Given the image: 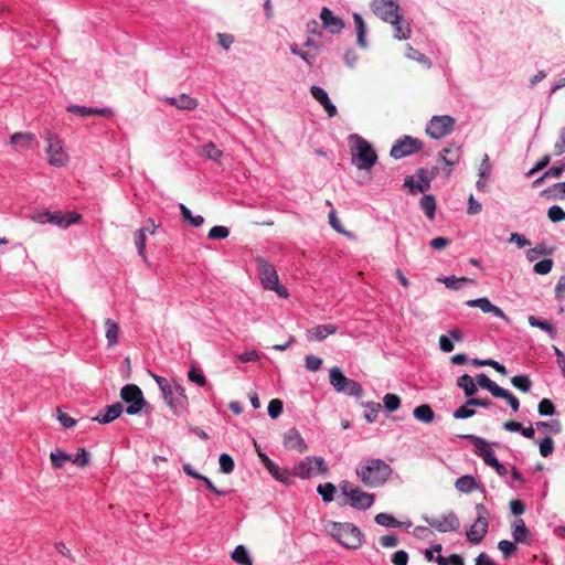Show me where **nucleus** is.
<instances>
[{
    "label": "nucleus",
    "instance_id": "obj_1",
    "mask_svg": "<svg viewBox=\"0 0 565 565\" xmlns=\"http://www.w3.org/2000/svg\"><path fill=\"white\" fill-rule=\"evenodd\" d=\"M150 376L158 384L166 404L177 415L188 411L189 399L185 394L184 387L177 381H169L168 379L157 375L149 371Z\"/></svg>",
    "mask_w": 565,
    "mask_h": 565
},
{
    "label": "nucleus",
    "instance_id": "obj_2",
    "mask_svg": "<svg viewBox=\"0 0 565 565\" xmlns=\"http://www.w3.org/2000/svg\"><path fill=\"white\" fill-rule=\"evenodd\" d=\"M393 469L379 458L366 459L356 468V476L370 488L383 486L391 477Z\"/></svg>",
    "mask_w": 565,
    "mask_h": 565
},
{
    "label": "nucleus",
    "instance_id": "obj_3",
    "mask_svg": "<svg viewBox=\"0 0 565 565\" xmlns=\"http://www.w3.org/2000/svg\"><path fill=\"white\" fill-rule=\"evenodd\" d=\"M327 531L345 548L356 550L362 545L363 534L360 529L352 523L329 522L327 524Z\"/></svg>",
    "mask_w": 565,
    "mask_h": 565
},
{
    "label": "nucleus",
    "instance_id": "obj_4",
    "mask_svg": "<svg viewBox=\"0 0 565 565\" xmlns=\"http://www.w3.org/2000/svg\"><path fill=\"white\" fill-rule=\"evenodd\" d=\"M351 145L352 161L360 170H370L377 160V154L372 145L361 136L353 134L349 137Z\"/></svg>",
    "mask_w": 565,
    "mask_h": 565
},
{
    "label": "nucleus",
    "instance_id": "obj_5",
    "mask_svg": "<svg viewBox=\"0 0 565 565\" xmlns=\"http://www.w3.org/2000/svg\"><path fill=\"white\" fill-rule=\"evenodd\" d=\"M255 262L263 287L276 291L282 298H287L288 292L285 287L279 285L275 267L262 257H257Z\"/></svg>",
    "mask_w": 565,
    "mask_h": 565
},
{
    "label": "nucleus",
    "instance_id": "obj_6",
    "mask_svg": "<svg viewBox=\"0 0 565 565\" xmlns=\"http://www.w3.org/2000/svg\"><path fill=\"white\" fill-rule=\"evenodd\" d=\"M466 438L470 439L475 445V454L481 457L486 465L495 469L499 476L504 477L507 475V468L499 462L494 451L490 448V445L481 437L475 435H467Z\"/></svg>",
    "mask_w": 565,
    "mask_h": 565
},
{
    "label": "nucleus",
    "instance_id": "obj_7",
    "mask_svg": "<svg viewBox=\"0 0 565 565\" xmlns=\"http://www.w3.org/2000/svg\"><path fill=\"white\" fill-rule=\"evenodd\" d=\"M330 384L338 393L351 396H361L362 386L354 380L347 377L338 366H333L329 371Z\"/></svg>",
    "mask_w": 565,
    "mask_h": 565
},
{
    "label": "nucleus",
    "instance_id": "obj_8",
    "mask_svg": "<svg viewBox=\"0 0 565 565\" xmlns=\"http://www.w3.org/2000/svg\"><path fill=\"white\" fill-rule=\"evenodd\" d=\"M294 477L308 479L317 475H327L328 467L322 457H306L294 467Z\"/></svg>",
    "mask_w": 565,
    "mask_h": 565
},
{
    "label": "nucleus",
    "instance_id": "obj_9",
    "mask_svg": "<svg viewBox=\"0 0 565 565\" xmlns=\"http://www.w3.org/2000/svg\"><path fill=\"white\" fill-rule=\"evenodd\" d=\"M476 512L477 520L471 525L470 530L467 532V539L469 542L473 544H479L488 533V518L490 515V512L487 509V507L482 503H478L476 505Z\"/></svg>",
    "mask_w": 565,
    "mask_h": 565
},
{
    "label": "nucleus",
    "instance_id": "obj_10",
    "mask_svg": "<svg viewBox=\"0 0 565 565\" xmlns=\"http://www.w3.org/2000/svg\"><path fill=\"white\" fill-rule=\"evenodd\" d=\"M120 397L129 406L126 408L127 414L136 415L139 414L142 407L146 405L142 391L136 384H127L120 390Z\"/></svg>",
    "mask_w": 565,
    "mask_h": 565
},
{
    "label": "nucleus",
    "instance_id": "obj_11",
    "mask_svg": "<svg viewBox=\"0 0 565 565\" xmlns=\"http://www.w3.org/2000/svg\"><path fill=\"white\" fill-rule=\"evenodd\" d=\"M424 521L441 533L455 532L460 527V520L454 511L439 516H424Z\"/></svg>",
    "mask_w": 565,
    "mask_h": 565
},
{
    "label": "nucleus",
    "instance_id": "obj_12",
    "mask_svg": "<svg viewBox=\"0 0 565 565\" xmlns=\"http://www.w3.org/2000/svg\"><path fill=\"white\" fill-rule=\"evenodd\" d=\"M455 122V118L448 115L434 116L427 125L426 132L433 139H440L454 130Z\"/></svg>",
    "mask_w": 565,
    "mask_h": 565
},
{
    "label": "nucleus",
    "instance_id": "obj_13",
    "mask_svg": "<svg viewBox=\"0 0 565 565\" xmlns=\"http://www.w3.org/2000/svg\"><path fill=\"white\" fill-rule=\"evenodd\" d=\"M372 10L376 17L390 23L397 22L399 6L397 0H373Z\"/></svg>",
    "mask_w": 565,
    "mask_h": 565
},
{
    "label": "nucleus",
    "instance_id": "obj_14",
    "mask_svg": "<svg viewBox=\"0 0 565 565\" xmlns=\"http://www.w3.org/2000/svg\"><path fill=\"white\" fill-rule=\"evenodd\" d=\"M422 147L423 142L419 139L405 136L396 141V143L392 147L390 154L394 159L398 160L419 151Z\"/></svg>",
    "mask_w": 565,
    "mask_h": 565
},
{
    "label": "nucleus",
    "instance_id": "obj_15",
    "mask_svg": "<svg viewBox=\"0 0 565 565\" xmlns=\"http://www.w3.org/2000/svg\"><path fill=\"white\" fill-rule=\"evenodd\" d=\"M46 141V152L49 156L50 164L56 167L64 166L68 160V156L63 148L62 141L55 137H52L51 135H47Z\"/></svg>",
    "mask_w": 565,
    "mask_h": 565
},
{
    "label": "nucleus",
    "instance_id": "obj_16",
    "mask_svg": "<svg viewBox=\"0 0 565 565\" xmlns=\"http://www.w3.org/2000/svg\"><path fill=\"white\" fill-rule=\"evenodd\" d=\"M282 445L286 449L297 450L300 454L308 450V445L303 440L300 431L296 428H289L284 433Z\"/></svg>",
    "mask_w": 565,
    "mask_h": 565
},
{
    "label": "nucleus",
    "instance_id": "obj_17",
    "mask_svg": "<svg viewBox=\"0 0 565 565\" xmlns=\"http://www.w3.org/2000/svg\"><path fill=\"white\" fill-rule=\"evenodd\" d=\"M320 20L323 28L331 34H339L344 28L343 20L335 17L333 12L327 7L321 9Z\"/></svg>",
    "mask_w": 565,
    "mask_h": 565
},
{
    "label": "nucleus",
    "instance_id": "obj_18",
    "mask_svg": "<svg viewBox=\"0 0 565 565\" xmlns=\"http://www.w3.org/2000/svg\"><path fill=\"white\" fill-rule=\"evenodd\" d=\"M45 220H49V223L55 224L61 228H66L72 224H76L82 218V215L76 212H68L65 215L61 213H51L43 212Z\"/></svg>",
    "mask_w": 565,
    "mask_h": 565
},
{
    "label": "nucleus",
    "instance_id": "obj_19",
    "mask_svg": "<svg viewBox=\"0 0 565 565\" xmlns=\"http://www.w3.org/2000/svg\"><path fill=\"white\" fill-rule=\"evenodd\" d=\"M467 306L471 308H479L484 313H492L493 316L498 318H502L504 320H508L507 315L503 312L502 309L491 303V301L486 298H478L467 301Z\"/></svg>",
    "mask_w": 565,
    "mask_h": 565
},
{
    "label": "nucleus",
    "instance_id": "obj_20",
    "mask_svg": "<svg viewBox=\"0 0 565 565\" xmlns=\"http://www.w3.org/2000/svg\"><path fill=\"white\" fill-rule=\"evenodd\" d=\"M374 503V494L362 491L358 488L350 491V504L358 510H366Z\"/></svg>",
    "mask_w": 565,
    "mask_h": 565
},
{
    "label": "nucleus",
    "instance_id": "obj_21",
    "mask_svg": "<svg viewBox=\"0 0 565 565\" xmlns=\"http://www.w3.org/2000/svg\"><path fill=\"white\" fill-rule=\"evenodd\" d=\"M310 93L313 96V98L322 105L329 117L332 118L337 116V107L331 103L328 93L323 88L319 86H311Z\"/></svg>",
    "mask_w": 565,
    "mask_h": 565
},
{
    "label": "nucleus",
    "instance_id": "obj_22",
    "mask_svg": "<svg viewBox=\"0 0 565 565\" xmlns=\"http://www.w3.org/2000/svg\"><path fill=\"white\" fill-rule=\"evenodd\" d=\"M35 136L32 132H15L10 137V143L18 152H24L32 146Z\"/></svg>",
    "mask_w": 565,
    "mask_h": 565
},
{
    "label": "nucleus",
    "instance_id": "obj_23",
    "mask_svg": "<svg viewBox=\"0 0 565 565\" xmlns=\"http://www.w3.org/2000/svg\"><path fill=\"white\" fill-rule=\"evenodd\" d=\"M164 102L181 110H192L199 105L196 98L190 97L186 94H181L178 97H166Z\"/></svg>",
    "mask_w": 565,
    "mask_h": 565
},
{
    "label": "nucleus",
    "instance_id": "obj_24",
    "mask_svg": "<svg viewBox=\"0 0 565 565\" xmlns=\"http://www.w3.org/2000/svg\"><path fill=\"white\" fill-rule=\"evenodd\" d=\"M338 327L333 323L319 324L311 328L308 331L307 338L309 341L317 340L322 341L327 337L332 335L337 332Z\"/></svg>",
    "mask_w": 565,
    "mask_h": 565
},
{
    "label": "nucleus",
    "instance_id": "obj_25",
    "mask_svg": "<svg viewBox=\"0 0 565 565\" xmlns=\"http://www.w3.org/2000/svg\"><path fill=\"white\" fill-rule=\"evenodd\" d=\"M512 536L515 543H522V544H530L529 536L530 531L525 525V522L523 519H515L512 524Z\"/></svg>",
    "mask_w": 565,
    "mask_h": 565
},
{
    "label": "nucleus",
    "instance_id": "obj_26",
    "mask_svg": "<svg viewBox=\"0 0 565 565\" xmlns=\"http://www.w3.org/2000/svg\"><path fill=\"white\" fill-rule=\"evenodd\" d=\"M124 411L121 403L117 402L106 407L103 414H99L92 419L100 424H108L118 418Z\"/></svg>",
    "mask_w": 565,
    "mask_h": 565
},
{
    "label": "nucleus",
    "instance_id": "obj_27",
    "mask_svg": "<svg viewBox=\"0 0 565 565\" xmlns=\"http://www.w3.org/2000/svg\"><path fill=\"white\" fill-rule=\"evenodd\" d=\"M267 470L275 480L286 486L294 483V472H290L287 468L280 467L274 462Z\"/></svg>",
    "mask_w": 565,
    "mask_h": 565
},
{
    "label": "nucleus",
    "instance_id": "obj_28",
    "mask_svg": "<svg viewBox=\"0 0 565 565\" xmlns=\"http://www.w3.org/2000/svg\"><path fill=\"white\" fill-rule=\"evenodd\" d=\"M105 337L109 348L115 347L119 341V326L113 319H106L105 322Z\"/></svg>",
    "mask_w": 565,
    "mask_h": 565
},
{
    "label": "nucleus",
    "instance_id": "obj_29",
    "mask_svg": "<svg viewBox=\"0 0 565 565\" xmlns=\"http://www.w3.org/2000/svg\"><path fill=\"white\" fill-rule=\"evenodd\" d=\"M355 30H356V43L360 47L365 49L367 46V42L365 39L366 34V25L360 13H353L352 15Z\"/></svg>",
    "mask_w": 565,
    "mask_h": 565
},
{
    "label": "nucleus",
    "instance_id": "obj_30",
    "mask_svg": "<svg viewBox=\"0 0 565 565\" xmlns=\"http://www.w3.org/2000/svg\"><path fill=\"white\" fill-rule=\"evenodd\" d=\"M198 153L215 162H220L223 157V151L220 150L212 141L201 146Z\"/></svg>",
    "mask_w": 565,
    "mask_h": 565
},
{
    "label": "nucleus",
    "instance_id": "obj_31",
    "mask_svg": "<svg viewBox=\"0 0 565 565\" xmlns=\"http://www.w3.org/2000/svg\"><path fill=\"white\" fill-rule=\"evenodd\" d=\"M460 153V148L450 146L439 152V158L446 166L452 167L459 161Z\"/></svg>",
    "mask_w": 565,
    "mask_h": 565
},
{
    "label": "nucleus",
    "instance_id": "obj_32",
    "mask_svg": "<svg viewBox=\"0 0 565 565\" xmlns=\"http://www.w3.org/2000/svg\"><path fill=\"white\" fill-rule=\"evenodd\" d=\"M394 28V38L397 40H406L411 36L409 24L403 21L402 15L397 17V22H390Z\"/></svg>",
    "mask_w": 565,
    "mask_h": 565
},
{
    "label": "nucleus",
    "instance_id": "obj_33",
    "mask_svg": "<svg viewBox=\"0 0 565 565\" xmlns=\"http://www.w3.org/2000/svg\"><path fill=\"white\" fill-rule=\"evenodd\" d=\"M414 417L425 424H429L434 420L435 414L428 404H422L414 408Z\"/></svg>",
    "mask_w": 565,
    "mask_h": 565
},
{
    "label": "nucleus",
    "instance_id": "obj_34",
    "mask_svg": "<svg viewBox=\"0 0 565 565\" xmlns=\"http://www.w3.org/2000/svg\"><path fill=\"white\" fill-rule=\"evenodd\" d=\"M50 460L54 469H62L66 462L72 460V458L64 450L56 448L50 454Z\"/></svg>",
    "mask_w": 565,
    "mask_h": 565
},
{
    "label": "nucleus",
    "instance_id": "obj_35",
    "mask_svg": "<svg viewBox=\"0 0 565 565\" xmlns=\"http://www.w3.org/2000/svg\"><path fill=\"white\" fill-rule=\"evenodd\" d=\"M457 385H458V387L463 390L466 396H468L470 398L472 395H475L477 393V390H478L477 385L473 382V379L468 374H463V375L459 376L457 380Z\"/></svg>",
    "mask_w": 565,
    "mask_h": 565
},
{
    "label": "nucleus",
    "instance_id": "obj_36",
    "mask_svg": "<svg viewBox=\"0 0 565 565\" xmlns=\"http://www.w3.org/2000/svg\"><path fill=\"white\" fill-rule=\"evenodd\" d=\"M416 177L419 179V183L416 184V190L425 193L430 189V182L434 179V173H428L427 169L420 168L416 172Z\"/></svg>",
    "mask_w": 565,
    "mask_h": 565
},
{
    "label": "nucleus",
    "instance_id": "obj_37",
    "mask_svg": "<svg viewBox=\"0 0 565 565\" xmlns=\"http://www.w3.org/2000/svg\"><path fill=\"white\" fill-rule=\"evenodd\" d=\"M420 209L425 213V215L433 220L436 213V200L431 194L424 195L419 201Z\"/></svg>",
    "mask_w": 565,
    "mask_h": 565
},
{
    "label": "nucleus",
    "instance_id": "obj_38",
    "mask_svg": "<svg viewBox=\"0 0 565 565\" xmlns=\"http://www.w3.org/2000/svg\"><path fill=\"white\" fill-rule=\"evenodd\" d=\"M455 486L458 491L463 493H470L478 487L475 478L471 476H462L458 478Z\"/></svg>",
    "mask_w": 565,
    "mask_h": 565
},
{
    "label": "nucleus",
    "instance_id": "obj_39",
    "mask_svg": "<svg viewBox=\"0 0 565 565\" xmlns=\"http://www.w3.org/2000/svg\"><path fill=\"white\" fill-rule=\"evenodd\" d=\"M527 322H529V324L531 327L540 328L541 330H543L546 333H548V335L552 339H554L556 337V330L553 327V324H551L550 322L544 321V320H540L539 318H536L534 316H529L527 317Z\"/></svg>",
    "mask_w": 565,
    "mask_h": 565
},
{
    "label": "nucleus",
    "instance_id": "obj_40",
    "mask_svg": "<svg viewBox=\"0 0 565 565\" xmlns=\"http://www.w3.org/2000/svg\"><path fill=\"white\" fill-rule=\"evenodd\" d=\"M541 194L547 199L562 200L565 198V182L555 183L554 185L543 190Z\"/></svg>",
    "mask_w": 565,
    "mask_h": 565
},
{
    "label": "nucleus",
    "instance_id": "obj_41",
    "mask_svg": "<svg viewBox=\"0 0 565 565\" xmlns=\"http://www.w3.org/2000/svg\"><path fill=\"white\" fill-rule=\"evenodd\" d=\"M477 383L482 387L488 390L494 397L502 390L501 386L491 381L484 373L477 375Z\"/></svg>",
    "mask_w": 565,
    "mask_h": 565
},
{
    "label": "nucleus",
    "instance_id": "obj_42",
    "mask_svg": "<svg viewBox=\"0 0 565 565\" xmlns=\"http://www.w3.org/2000/svg\"><path fill=\"white\" fill-rule=\"evenodd\" d=\"M148 227H141L137 231L135 235V244L138 249V254L142 257V259H147L146 257V233Z\"/></svg>",
    "mask_w": 565,
    "mask_h": 565
},
{
    "label": "nucleus",
    "instance_id": "obj_43",
    "mask_svg": "<svg viewBox=\"0 0 565 565\" xmlns=\"http://www.w3.org/2000/svg\"><path fill=\"white\" fill-rule=\"evenodd\" d=\"M511 384L523 393L531 390V380L527 375H515L511 379Z\"/></svg>",
    "mask_w": 565,
    "mask_h": 565
},
{
    "label": "nucleus",
    "instance_id": "obj_44",
    "mask_svg": "<svg viewBox=\"0 0 565 565\" xmlns=\"http://www.w3.org/2000/svg\"><path fill=\"white\" fill-rule=\"evenodd\" d=\"M375 522L379 525L386 526V527H399L402 525L399 521H397L393 515H391L388 513L376 514Z\"/></svg>",
    "mask_w": 565,
    "mask_h": 565
},
{
    "label": "nucleus",
    "instance_id": "obj_45",
    "mask_svg": "<svg viewBox=\"0 0 565 565\" xmlns=\"http://www.w3.org/2000/svg\"><path fill=\"white\" fill-rule=\"evenodd\" d=\"M317 491L322 497L324 502H331L335 493V486L331 482L319 484Z\"/></svg>",
    "mask_w": 565,
    "mask_h": 565
},
{
    "label": "nucleus",
    "instance_id": "obj_46",
    "mask_svg": "<svg viewBox=\"0 0 565 565\" xmlns=\"http://www.w3.org/2000/svg\"><path fill=\"white\" fill-rule=\"evenodd\" d=\"M232 559L241 565H250V559L246 548L243 545H238L232 553Z\"/></svg>",
    "mask_w": 565,
    "mask_h": 565
},
{
    "label": "nucleus",
    "instance_id": "obj_47",
    "mask_svg": "<svg viewBox=\"0 0 565 565\" xmlns=\"http://www.w3.org/2000/svg\"><path fill=\"white\" fill-rule=\"evenodd\" d=\"M405 54L406 57L409 60L417 61L425 65L426 67L430 66V61L419 51L413 49L411 45H407Z\"/></svg>",
    "mask_w": 565,
    "mask_h": 565
},
{
    "label": "nucleus",
    "instance_id": "obj_48",
    "mask_svg": "<svg viewBox=\"0 0 565 565\" xmlns=\"http://www.w3.org/2000/svg\"><path fill=\"white\" fill-rule=\"evenodd\" d=\"M498 548L502 552L503 558L508 559L516 552V543L508 540H502L498 543Z\"/></svg>",
    "mask_w": 565,
    "mask_h": 565
},
{
    "label": "nucleus",
    "instance_id": "obj_49",
    "mask_svg": "<svg viewBox=\"0 0 565 565\" xmlns=\"http://www.w3.org/2000/svg\"><path fill=\"white\" fill-rule=\"evenodd\" d=\"M495 397L505 399L514 412L519 411V408H520L519 399L508 390L502 388Z\"/></svg>",
    "mask_w": 565,
    "mask_h": 565
},
{
    "label": "nucleus",
    "instance_id": "obj_50",
    "mask_svg": "<svg viewBox=\"0 0 565 565\" xmlns=\"http://www.w3.org/2000/svg\"><path fill=\"white\" fill-rule=\"evenodd\" d=\"M220 462V469L223 473H231L234 470V460L233 458L227 454H222L218 459Z\"/></svg>",
    "mask_w": 565,
    "mask_h": 565
},
{
    "label": "nucleus",
    "instance_id": "obj_51",
    "mask_svg": "<svg viewBox=\"0 0 565 565\" xmlns=\"http://www.w3.org/2000/svg\"><path fill=\"white\" fill-rule=\"evenodd\" d=\"M384 406L388 412H395L401 406V398L395 394H386L383 398Z\"/></svg>",
    "mask_w": 565,
    "mask_h": 565
},
{
    "label": "nucleus",
    "instance_id": "obj_52",
    "mask_svg": "<svg viewBox=\"0 0 565 565\" xmlns=\"http://www.w3.org/2000/svg\"><path fill=\"white\" fill-rule=\"evenodd\" d=\"M89 458L90 454L85 448H78L77 455L72 459V461L78 467L84 468L89 465Z\"/></svg>",
    "mask_w": 565,
    "mask_h": 565
},
{
    "label": "nucleus",
    "instance_id": "obj_53",
    "mask_svg": "<svg viewBox=\"0 0 565 565\" xmlns=\"http://www.w3.org/2000/svg\"><path fill=\"white\" fill-rule=\"evenodd\" d=\"M228 234H230V231L227 227L217 225V226H213L209 231L207 237L210 239H224L228 236Z\"/></svg>",
    "mask_w": 565,
    "mask_h": 565
},
{
    "label": "nucleus",
    "instance_id": "obj_54",
    "mask_svg": "<svg viewBox=\"0 0 565 565\" xmlns=\"http://www.w3.org/2000/svg\"><path fill=\"white\" fill-rule=\"evenodd\" d=\"M329 223L332 226V228L341 234H344L349 237H354V235L351 232H348L343 228L342 224L340 223L339 218L337 217V214L334 211H331L329 213Z\"/></svg>",
    "mask_w": 565,
    "mask_h": 565
},
{
    "label": "nucleus",
    "instance_id": "obj_55",
    "mask_svg": "<svg viewBox=\"0 0 565 565\" xmlns=\"http://www.w3.org/2000/svg\"><path fill=\"white\" fill-rule=\"evenodd\" d=\"M553 268V260L551 258H545L543 260L537 262L533 269L539 275H546Z\"/></svg>",
    "mask_w": 565,
    "mask_h": 565
},
{
    "label": "nucleus",
    "instance_id": "obj_56",
    "mask_svg": "<svg viewBox=\"0 0 565 565\" xmlns=\"http://www.w3.org/2000/svg\"><path fill=\"white\" fill-rule=\"evenodd\" d=\"M554 450V441L552 437L546 436L541 443H540V454L542 457H548L553 454Z\"/></svg>",
    "mask_w": 565,
    "mask_h": 565
},
{
    "label": "nucleus",
    "instance_id": "obj_57",
    "mask_svg": "<svg viewBox=\"0 0 565 565\" xmlns=\"http://www.w3.org/2000/svg\"><path fill=\"white\" fill-rule=\"evenodd\" d=\"M539 414L542 416H551L555 413L554 404L548 398H543L539 403Z\"/></svg>",
    "mask_w": 565,
    "mask_h": 565
},
{
    "label": "nucleus",
    "instance_id": "obj_58",
    "mask_svg": "<svg viewBox=\"0 0 565 565\" xmlns=\"http://www.w3.org/2000/svg\"><path fill=\"white\" fill-rule=\"evenodd\" d=\"M306 369L310 372H317L322 365V359L313 354L306 355Z\"/></svg>",
    "mask_w": 565,
    "mask_h": 565
},
{
    "label": "nucleus",
    "instance_id": "obj_59",
    "mask_svg": "<svg viewBox=\"0 0 565 565\" xmlns=\"http://www.w3.org/2000/svg\"><path fill=\"white\" fill-rule=\"evenodd\" d=\"M547 216L552 222H562L565 221V211L558 205H553L548 209Z\"/></svg>",
    "mask_w": 565,
    "mask_h": 565
},
{
    "label": "nucleus",
    "instance_id": "obj_60",
    "mask_svg": "<svg viewBox=\"0 0 565 565\" xmlns=\"http://www.w3.org/2000/svg\"><path fill=\"white\" fill-rule=\"evenodd\" d=\"M282 402L278 398H274L269 402L267 411L271 418H277L282 412Z\"/></svg>",
    "mask_w": 565,
    "mask_h": 565
},
{
    "label": "nucleus",
    "instance_id": "obj_61",
    "mask_svg": "<svg viewBox=\"0 0 565 565\" xmlns=\"http://www.w3.org/2000/svg\"><path fill=\"white\" fill-rule=\"evenodd\" d=\"M537 430H552L553 433L555 434H558L561 433L562 430V426H561V423L558 420H553L552 423H547V422H537L535 424Z\"/></svg>",
    "mask_w": 565,
    "mask_h": 565
},
{
    "label": "nucleus",
    "instance_id": "obj_62",
    "mask_svg": "<svg viewBox=\"0 0 565 565\" xmlns=\"http://www.w3.org/2000/svg\"><path fill=\"white\" fill-rule=\"evenodd\" d=\"M188 379L198 384L199 386H205L206 385V377L199 372L195 367H192L188 373Z\"/></svg>",
    "mask_w": 565,
    "mask_h": 565
},
{
    "label": "nucleus",
    "instance_id": "obj_63",
    "mask_svg": "<svg viewBox=\"0 0 565 565\" xmlns=\"http://www.w3.org/2000/svg\"><path fill=\"white\" fill-rule=\"evenodd\" d=\"M510 511L513 515L519 516L525 512V504L520 499L510 501Z\"/></svg>",
    "mask_w": 565,
    "mask_h": 565
},
{
    "label": "nucleus",
    "instance_id": "obj_64",
    "mask_svg": "<svg viewBox=\"0 0 565 565\" xmlns=\"http://www.w3.org/2000/svg\"><path fill=\"white\" fill-rule=\"evenodd\" d=\"M565 152V127L561 129L559 139L554 145V154L561 156Z\"/></svg>",
    "mask_w": 565,
    "mask_h": 565
}]
</instances>
